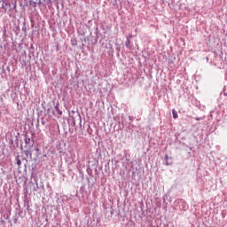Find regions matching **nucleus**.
Segmentation results:
<instances>
[{"label":"nucleus","mask_w":227,"mask_h":227,"mask_svg":"<svg viewBox=\"0 0 227 227\" xmlns=\"http://www.w3.org/2000/svg\"><path fill=\"white\" fill-rule=\"evenodd\" d=\"M55 109L58 113V114H59L61 116V114H63V112L61 110H59V105H56Z\"/></svg>","instance_id":"obj_1"},{"label":"nucleus","mask_w":227,"mask_h":227,"mask_svg":"<svg viewBox=\"0 0 227 227\" xmlns=\"http://www.w3.org/2000/svg\"><path fill=\"white\" fill-rule=\"evenodd\" d=\"M172 114L174 120H176L178 118V113H176L175 109L172 110Z\"/></svg>","instance_id":"obj_2"},{"label":"nucleus","mask_w":227,"mask_h":227,"mask_svg":"<svg viewBox=\"0 0 227 227\" xmlns=\"http://www.w3.org/2000/svg\"><path fill=\"white\" fill-rule=\"evenodd\" d=\"M16 160H17V165L18 166H20L22 164V161H20V156H17Z\"/></svg>","instance_id":"obj_3"}]
</instances>
